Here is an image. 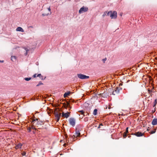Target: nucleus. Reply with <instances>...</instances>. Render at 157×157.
Masks as SVG:
<instances>
[{"label": "nucleus", "mask_w": 157, "mask_h": 157, "mask_svg": "<svg viewBox=\"0 0 157 157\" xmlns=\"http://www.w3.org/2000/svg\"><path fill=\"white\" fill-rule=\"evenodd\" d=\"M46 78V77H45L44 78H43V76L41 75L40 78L41 79V80H44Z\"/></svg>", "instance_id": "5701e85b"}, {"label": "nucleus", "mask_w": 157, "mask_h": 157, "mask_svg": "<svg viewBox=\"0 0 157 157\" xmlns=\"http://www.w3.org/2000/svg\"><path fill=\"white\" fill-rule=\"evenodd\" d=\"M32 120L33 124L36 125H41L42 123V122L40 121H38V118H30Z\"/></svg>", "instance_id": "7ed1b4c3"}, {"label": "nucleus", "mask_w": 157, "mask_h": 157, "mask_svg": "<svg viewBox=\"0 0 157 157\" xmlns=\"http://www.w3.org/2000/svg\"><path fill=\"white\" fill-rule=\"evenodd\" d=\"M123 136L124 138H125L127 136V133L125 132H124L123 133Z\"/></svg>", "instance_id": "4be33fe9"}, {"label": "nucleus", "mask_w": 157, "mask_h": 157, "mask_svg": "<svg viewBox=\"0 0 157 157\" xmlns=\"http://www.w3.org/2000/svg\"><path fill=\"white\" fill-rule=\"evenodd\" d=\"M120 15L121 16H122V14H120Z\"/></svg>", "instance_id": "8fccbe9b"}, {"label": "nucleus", "mask_w": 157, "mask_h": 157, "mask_svg": "<svg viewBox=\"0 0 157 157\" xmlns=\"http://www.w3.org/2000/svg\"><path fill=\"white\" fill-rule=\"evenodd\" d=\"M149 93L150 94L151 93L152 91L150 90L149 89L148 90Z\"/></svg>", "instance_id": "7c9ffc66"}, {"label": "nucleus", "mask_w": 157, "mask_h": 157, "mask_svg": "<svg viewBox=\"0 0 157 157\" xmlns=\"http://www.w3.org/2000/svg\"><path fill=\"white\" fill-rule=\"evenodd\" d=\"M71 92L70 91H68L67 92H66L63 95V97L64 98L66 97L69 95V94H71Z\"/></svg>", "instance_id": "ddd939ff"}, {"label": "nucleus", "mask_w": 157, "mask_h": 157, "mask_svg": "<svg viewBox=\"0 0 157 157\" xmlns=\"http://www.w3.org/2000/svg\"><path fill=\"white\" fill-rule=\"evenodd\" d=\"M72 102H74V101H72Z\"/></svg>", "instance_id": "5fc2aeb1"}, {"label": "nucleus", "mask_w": 157, "mask_h": 157, "mask_svg": "<svg viewBox=\"0 0 157 157\" xmlns=\"http://www.w3.org/2000/svg\"><path fill=\"white\" fill-rule=\"evenodd\" d=\"M88 8L83 6L79 10L78 12L79 13H82L83 12H85L88 11Z\"/></svg>", "instance_id": "39448f33"}, {"label": "nucleus", "mask_w": 157, "mask_h": 157, "mask_svg": "<svg viewBox=\"0 0 157 157\" xmlns=\"http://www.w3.org/2000/svg\"><path fill=\"white\" fill-rule=\"evenodd\" d=\"M67 107L69 108L70 107V105L68 103L67 104Z\"/></svg>", "instance_id": "e433bc0d"}, {"label": "nucleus", "mask_w": 157, "mask_h": 157, "mask_svg": "<svg viewBox=\"0 0 157 157\" xmlns=\"http://www.w3.org/2000/svg\"><path fill=\"white\" fill-rule=\"evenodd\" d=\"M120 90L118 87H117L115 91L116 93L118 94Z\"/></svg>", "instance_id": "dca6fc26"}, {"label": "nucleus", "mask_w": 157, "mask_h": 157, "mask_svg": "<svg viewBox=\"0 0 157 157\" xmlns=\"http://www.w3.org/2000/svg\"><path fill=\"white\" fill-rule=\"evenodd\" d=\"M56 121L57 122L59 121V118H56Z\"/></svg>", "instance_id": "ea45409f"}, {"label": "nucleus", "mask_w": 157, "mask_h": 157, "mask_svg": "<svg viewBox=\"0 0 157 157\" xmlns=\"http://www.w3.org/2000/svg\"><path fill=\"white\" fill-rule=\"evenodd\" d=\"M157 103V99H156L155 100L154 104V106H153L154 107L155 105Z\"/></svg>", "instance_id": "a878e982"}, {"label": "nucleus", "mask_w": 157, "mask_h": 157, "mask_svg": "<svg viewBox=\"0 0 157 157\" xmlns=\"http://www.w3.org/2000/svg\"><path fill=\"white\" fill-rule=\"evenodd\" d=\"M22 146V144H17L15 146V148L16 149H17L18 148H21Z\"/></svg>", "instance_id": "f8f14e48"}, {"label": "nucleus", "mask_w": 157, "mask_h": 157, "mask_svg": "<svg viewBox=\"0 0 157 157\" xmlns=\"http://www.w3.org/2000/svg\"><path fill=\"white\" fill-rule=\"evenodd\" d=\"M122 85V83H120V84H119V85H120V86H121V85Z\"/></svg>", "instance_id": "37998d69"}, {"label": "nucleus", "mask_w": 157, "mask_h": 157, "mask_svg": "<svg viewBox=\"0 0 157 157\" xmlns=\"http://www.w3.org/2000/svg\"><path fill=\"white\" fill-rule=\"evenodd\" d=\"M30 27H31V28H33V27H32V26H30Z\"/></svg>", "instance_id": "3c124183"}, {"label": "nucleus", "mask_w": 157, "mask_h": 157, "mask_svg": "<svg viewBox=\"0 0 157 157\" xmlns=\"http://www.w3.org/2000/svg\"><path fill=\"white\" fill-rule=\"evenodd\" d=\"M144 133H142L140 132H135L134 134L137 136H141L144 135Z\"/></svg>", "instance_id": "1a4fd4ad"}, {"label": "nucleus", "mask_w": 157, "mask_h": 157, "mask_svg": "<svg viewBox=\"0 0 157 157\" xmlns=\"http://www.w3.org/2000/svg\"><path fill=\"white\" fill-rule=\"evenodd\" d=\"M22 154L23 155H25L26 153L24 151L22 153Z\"/></svg>", "instance_id": "72a5a7b5"}, {"label": "nucleus", "mask_w": 157, "mask_h": 157, "mask_svg": "<svg viewBox=\"0 0 157 157\" xmlns=\"http://www.w3.org/2000/svg\"><path fill=\"white\" fill-rule=\"evenodd\" d=\"M78 77L81 79H86L89 78L90 77L89 76H86L85 75L81 74H77Z\"/></svg>", "instance_id": "20e7f679"}, {"label": "nucleus", "mask_w": 157, "mask_h": 157, "mask_svg": "<svg viewBox=\"0 0 157 157\" xmlns=\"http://www.w3.org/2000/svg\"><path fill=\"white\" fill-rule=\"evenodd\" d=\"M80 112H82V113H83V110H81V111H80Z\"/></svg>", "instance_id": "a18cd8bd"}, {"label": "nucleus", "mask_w": 157, "mask_h": 157, "mask_svg": "<svg viewBox=\"0 0 157 157\" xmlns=\"http://www.w3.org/2000/svg\"><path fill=\"white\" fill-rule=\"evenodd\" d=\"M43 84L42 82L41 81H40L39 82L38 84L36 85V86H38L40 85H43Z\"/></svg>", "instance_id": "6ab92c4d"}, {"label": "nucleus", "mask_w": 157, "mask_h": 157, "mask_svg": "<svg viewBox=\"0 0 157 157\" xmlns=\"http://www.w3.org/2000/svg\"><path fill=\"white\" fill-rule=\"evenodd\" d=\"M32 115H33V116L32 117H31V118H35V117L34 116V115L33 114H32Z\"/></svg>", "instance_id": "4c0bfd02"}, {"label": "nucleus", "mask_w": 157, "mask_h": 157, "mask_svg": "<svg viewBox=\"0 0 157 157\" xmlns=\"http://www.w3.org/2000/svg\"><path fill=\"white\" fill-rule=\"evenodd\" d=\"M30 128H31V129H35V130H36V129L35 128L33 127V126H31L30 127Z\"/></svg>", "instance_id": "c756f323"}, {"label": "nucleus", "mask_w": 157, "mask_h": 157, "mask_svg": "<svg viewBox=\"0 0 157 157\" xmlns=\"http://www.w3.org/2000/svg\"><path fill=\"white\" fill-rule=\"evenodd\" d=\"M17 120H18L19 119L18 118H17Z\"/></svg>", "instance_id": "864d4df0"}, {"label": "nucleus", "mask_w": 157, "mask_h": 157, "mask_svg": "<svg viewBox=\"0 0 157 157\" xmlns=\"http://www.w3.org/2000/svg\"><path fill=\"white\" fill-rule=\"evenodd\" d=\"M41 75H42L41 74H38L37 75V77H39L40 78Z\"/></svg>", "instance_id": "c85d7f7f"}, {"label": "nucleus", "mask_w": 157, "mask_h": 157, "mask_svg": "<svg viewBox=\"0 0 157 157\" xmlns=\"http://www.w3.org/2000/svg\"><path fill=\"white\" fill-rule=\"evenodd\" d=\"M111 11H109L108 12H107V13H106V14H107L106 16H110V13H111Z\"/></svg>", "instance_id": "aec40b11"}, {"label": "nucleus", "mask_w": 157, "mask_h": 157, "mask_svg": "<svg viewBox=\"0 0 157 157\" xmlns=\"http://www.w3.org/2000/svg\"><path fill=\"white\" fill-rule=\"evenodd\" d=\"M81 129L79 128H76L75 133V135H73L74 137H78L80 135V132L81 131Z\"/></svg>", "instance_id": "0eeeda50"}, {"label": "nucleus", "mask_w": 157, "mask_h": 157, "mask_svg": "<svg viewBox=\"0 0 157 157\" xmlns=\"http://www.w3.org/2000/svg\"><path fill=\"white\" fill-rule=\"evenodd\" d=\"M48 113L49 115L50 113L54 114L56 118H60L61 117H62L64 118H68L70 115L69 112H67L65 113L62 112V111L59 109H56L55 110L51 109L48 112Z\"/></svg>", "instance_id": "f257e3e1"}, {"label": "nucleus", "mask_w": 157, "mask_h": 157, "mask_svg": "<svg viewBox=\"0 0 157 157\" xmlns=\"http://www.w3.org/2000/svg\"><path fill=\"white\" fill-rule=\"evenodd\" d=\"M31 128L30 127H28L27 128V130H28L29 132H30L31 131Z\"/></svg>", "instance_id": "bb28decb"}, {"label": "nucleus", "mask_w": 157, "mask_h": 157, "mask_svg": "<svg viewBox=\"0 0 157 157\" xmlns=\"http://www.w3.org/2000/svg\"><path fill=\"white\" fill-rule=\"evenodd\" d=\"M117 13L116 11H113V12L111 11V13L110 15V17L111 19H115L117 17Z\"/></svg>", "instance_id": "423d86ee"}, {"label": "nucleus", "mask_w": 157, "mask_h": 157, "mask_svg": "<svg viewBox=\"0 0 157 157\" xmlns=\"http://www.w3.org/2000/svg\"><path fill=\"white\" fill-rule=\"evenodd\" d=\"M51 14V12H50V13H43L42 14V15L43 16H47L49 15H50Z\"/></svg>", "instance_id": "2eb2a0df"}, {"label": "nucleus", "mask_w": 157, "mask_h": 157, "mask_svg": "<svg viewBox=\"0 0 157 157\" xmlns=\"http://www.w3.org/2000/svg\"><path fill=\"white\" fill-rule=\"evenodd\" d=\"M15 56H11V59L13 61H14L16 60Z\"/></svg>", "instance_id": "f3484780"}, {"label": "nucleus", "mask_w": 157, "mask_h": 157, "mask_svg": "<svg viewBox=\"0 0 157 157\" xmlns=\"http://www.w3.org/2000/svg\"><path fill=\"white\" fill-rule=\"evenodd\" d=\"M92 106V104H90V102L89 101L86 102L83 104V108L88 111H89Z\"/></svg>", "instance_id": "f03ea898"}, {"label": "nucleus", "mask_w": 157, "mask_h": 157, "mask_svg": "<svg viewBox=\"0 0 157 157\" xmlns=\"http://www.w3.org/2000/svg\"><path fill=\"white\" fill-rule=\"evenodd\" d=\"M100 126H102L103 125V124L102 123H101V124H99Z\"/></svg>", "instance_id": "79ce46f5"}, {"label": "nucleus", "mask_w": 157, "mask_h": 157, "mask_svg": "<svg viewBox=\"0 0 157 157\" xmlns=\"http://www.w3.org/2000/svg\"><path fill=\"white\" fill-rule=\"evenodd\" d=\"M139 120V118H137V121H138Z\"/></svg>", "instance_id": "de8ad7c7"}, {"label": "nucleus", "mask_w": 157, "mask_h": 157, "mask_svg": "<svg viewBox=\"0 0 157 157\" xmlns=\"http://www.w3.org/2000/svg\"><path fill=\"white\" fill-rule=\"evenodd\" d=\"M152 118H153V116L152 117Z\"/></svg>", "instance_id": "603ef678"}, {"label": "nucleus", "mask_w": 157, "mask_h": 157, "mask_svg": "<svg viewBox=\"0 0 157 157\" xmlns=\"http://www.w3.org/2000/svg\"><path fill=\"white\" fill-rule=\"evenodd\" d=\"M60 142H62V141H61V140Z\"/></svg>", "instance_id": "4d7b16f0"}, {"label": "nucleus", "mask_w": 157, "mask_h": 157, "mask_svg": "<svg viewBox=\"0 0 157 157\" xmlns=\"http://www.w3.org/2000/svg\"><path fill=\"white\" fill-rule=\"evenodd\" d=\"M106 60V58H104L103 59H102V61L104 62H105V61Z\"/></svg>", "instance_id": "2f4dec72"}, {"label": "nucleus", "mask_w": 157, "mask_h": 157, "mask_svg": "<svg viewBox=\"0 0 157 157\" xmlns=\"http://www.w3.org/2000/svg\"><path fill=\"white\" fill-rule=\"evenodd\" d=\"M16 31H20L21 32H23L24 30L21 27H18L16 29Z\"/></svg>", "instance_id": "9b49d317"}, {"label": "nucleus", "mask_w": 157, "mask_h": 157, "mask_svg": "<svg viewBox=\"0 0 157 157\" xmlns=\"http://www.w3.org/2000/svg\"><path fill=\"white\" fill-rule=\"evenodd\" d=\"M120 89L121 90H122V88H120Z\"/></svg>", "instance_id": "09e8293b"}, {"label": "nucleus", "mask_w": 157, "mask_h": 157, "mask_svg": "<svg viewBox=\"0 0 157 157\" xmlns=\"http://www.w3.org/2000/svg\"><path fill=\"white\" fill-rule=\"evenodd\" d=\"M36 77H37V76H36V74H34L33 76V77L34 78H36Z\"/></svg>", "instance_id": "473e14b6"}, {"label": "nucleus", "mask_w": 157, "mask_h": 157, "mask_svg": "<svg viewBox=\"0 0 157 157\" xmlns=\"http://www.w3.org/2000/svg\"><path fill=\"white\" fill-rule=\"evenodd\" d=\"M32 79V78L29 77V78H24V79L26 81H29L30 80Z\"/></svg>", "instance_id": "a211bd4d"}, {"label": "nucleus", "mask_w": 157, "mask_h": 157, "mask_svg": "<svg viewBox=\"0 0 157 157\" xmlns=\"http://www.w3.org/2000/svg\"><path fill=\"white\" fill-rule=\"evenodd\" d=\"M152 124L153 125H156L157 124V119L154 118L152 122Z\"/></svg>", "instance_id": "9d476101"}, {"label": "nucleus", "mask_w": 157, "mask_h": 157, "mask_svg": "<svg viewBox=\"0 0 157 157\" xmlns=\"http://www.w3.org/2000/svg\"><path fill=\"white\" fill-rule=\"evenodd\" d=\"M107 13V11H106L102 15V17H104L105 16H106V15H107V14H106Z\"/></svg>", "instance_id": "412c9836"}, {"label": "nucleus", "mask_w": 157, "mask_h": 157, "mask_svg": "<svg viewBox=\"0 0 157 157\" xmlns=\"http://www.w3.org/2000/svg\"><path fill=\"white\" fill-rule=\"evenodd\" d=\"M23 49H24L26 52H29V50L28 48L25 47H23Z\"/></svg>", "instance_id": "b1692460"}, {"label": "nucleus", "mask_w": 157, "mask_h": 157, "mask_svg": "<svg viewBox=\"0 0 157 157\" xmlns=\"http://www.w3.org/2000/svg\"><path fill=\"white\" fill-rule=\"evenodd\" d=\"M28 52H26H26L25 53V55L26 56L27 55V54H28Z\"/></svg>", "instance_id": "c9c22d12"}, {"label": "nucleus", "mask_w": 157, "mask_h": 157, "mask_svg": "<svg viewBox=\"0 0 157 157\" xmlns=\"http://www.w3.org/2000/svg\"><path fill=\"white\" fill-rule=\"evenodd\" d=\"M86 119H87V118H86ZM84 121H87V119H85V120H84Z\"/></svg>", "instance_id": "c03bdc74"}, {"label": "nucleus", "mask_w": 157, "mask_h": 157, "mask_svg": "<svg viewBox=\"0 0 157 157\" xmlns=\"http://www.w3.org/2000/svg\"><path fill=\"white\" fill-rule=\"evenodd\" d=\"M156 131V129H155L154 131H151L150 133L151 134H153L155 133Z\"/></svg>", "instance_id": "393cba45"}, {"label": "nucleus", "mask_w": 157, "mask_h": 157, "mask_svg": "<svg viewBox=\"0 0 157 157\" xmlns=\"http://www.w3.org/2000/svg\"><path fill=\"white\" fill-rule=\"evenodd\" d=\"M100 126H100V125H99V126L98 127V128H100Z\"/></svg>", "instance_id": "49530a36"}, {"label": "nucleus", "mask_w": 157, "mask_h": 157, "mask_svg": "<svg viewBox=\"0 0 157 157\" xmlns=\"http://www.w3.org/2000/svg\"><path fill=\"white\" fill-rule=\"evenodd\" d=\"M3 62H4L3 60H0V62L3 63Z\"/></svg>", "instance_id": "a19ab883"}, {"label": "nucleus", "mask_w": 157, "mask_h": 157, "mask_svg": "<svg viewBox=\"0 0 157 157\" xmlns=\"http://www.w3.org/2000/svg\"><path fill=\"white\" fill-rule=\"evenodd\" d=\"M69 121L70 124L73 127L75 126V118H70Z\"/></svg>", "instance_id": "6e6552de"}, {"label": "nucleus", "mask_w": 157, "mask_h": 157, "mask_svg": "<svg viewBox=\"0 0 157 157\" xmlns=\"http://www.w3.org/2000/svg\"><path fill=\"white\" fill-rule=\"evenodd\" d=\"M98 113V109H95L93 111V114L94 115H96Z\"/></svg>", "instance_id": "4468645a"}, {"label": "nucleus", "mask_w": 157, "mask_h": 157, "mask_svg": "<svg viewBox=\"0 0 157 157\" xmlns=\"http://www.w3.org/2000/svg\"><path fill=\"white\" fill-rule=\"evenodd\" d=\"M60 142H62V141H61V140Z\"/></svg>", "instance_id": "6e6d98bb"}, {"label": "nucleus", "mask_w": 157, "mask_h": 157, "mask_svg": "<svg viewBox=\"0 0 157 157\" xmlns=\"http://www.w3.org/2000/svg\"><path fill=\"white\" fill-rule=\"evenodd\" d=\"M128 127H127L126 128V131L125 132H125L126 133H127L128 132Z\"/></svg>", "instance_id": "cd10ccee"}, {"label": "nucleus", "mask_w": 157, "mask_h": 157, "mask_svg": "<svg viewBox=\"0 0 157 157\" xmlns=\"http://www.w3.org/2000/svg\"><path fill=\"white\" fill-rule=\"evenodd\" d=\"M48 10L50 12V13L51 12H50L51 9H50V7H49V8H48Z\"/></svg>", "instance_id": "f704fd0d"}, {"label": "nucleus", "mask_w": 157, "mask_h": 157, "mask_svg": "<svg viewBox=\"0 0 157 157\" xmlns=\"http://www.w3.org/2000/svg\"><path fill=\"white\" fill-rule=\"evenodd\" d=\"M112 94L114 95H115V94L114 93V91H113V92H112Z\"/></svg>", "instance_id": "58836bf2"}]
</instances>
